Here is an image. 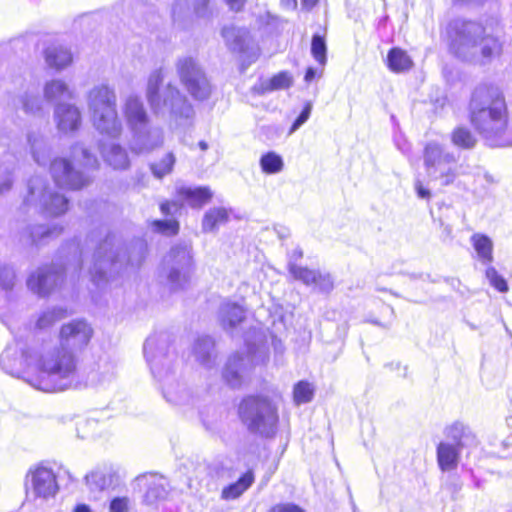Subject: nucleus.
<instances>
[{"label": "nucleus", "instance_id": "5", "mask_svg": "<svg viewBox=\"0 0 512 512\" xmlns=\"http://www.w3.org/2000/svg\"><path fill=\"white\" fill-rule=\"evenodd\" d=\"M171 343V335L167 332L152 334L144 343L143 353L151 374L162 384L165 399L174 405H186L192 397L175 378L176 355L171 350Z\"/></svg>", "mask_w": 512, "mask_h": 512}, {"label": "nucleus", "instance_id": "26", "mask_svg": "<svg viewBox=\"0 0 512 512\" xmlns=\"http://www.w3.org/2000/svg\"><path fill=\"white\" fill-rule=\"evenodd\" d=\"M62 228L57 226L34 225L25 227L19 236V241L24 246H39L46 240L58 236Z\"/></svg>", "mask_w": 512, "mask_h": 512}, {"label": "nucleus", "instance_id": "28", "mask_svg": "<svg viewBox=\"0 0 512 512\" xmlns=\"http://www.w3.org/2000/svg\"><path fill=\"white\" fill-rule=\"evenodd\" d=\"M227 47L238 53H243L249 46L250 35L245 28H238L233 25L225 26L221 31Z\"/></svg>", "mask_w": 512, "mask_h": 512}, {"label": "nucleus", "instance_id": "63", "mask_svg": "<svg viewBox=\"0 0 512 512\" xmlns=\"http://www.w3.org/2000/svg\"><path fill=\"white\" fill-rule=\"evenodd\" d=\"M227 4L229 5V8L234 11H240L243 6V2H238V1L227 2Z\"/></svg>", "mask_w": 512, "mask_h": 512}, {"label": "nucleus", "instance_id": "16", "mask_svg": "<svg viewBox=\"0 0 512 512\" xmlns=\"http://www.w3.org/2000/svg\"><path fill=\"white\" fill-rule=\"evenodd\" d=\"M267 359L268 352L265 346L257 347L255 350L248 346L247 354L237 352L229 356L223 367L222 377L230 387L240 388L252 368Z\"/></svg>", "mask_w": 512, "mask_h": 512}, {"label": "nucleus", "instance_id": "59", "mask_svg": "<svg viewBox=\"0 0 512 512\" xmlns=\"http://www.w3.org/2000/svg\"><path fill=\"white\" fill-rule=\"evenodd\" d=\"M183 11V7L182 5H180V3H177L174 7H173V10H172V18H173V22L179 26L182 25V18H181V13Z\"/></svg>", "mask_w": 512, "mask_h": 512}, {"label": "nucleus", "instance_id": "23", "mask_svg": "<svg viewBox=\"0 0 512 512\" xmlns=\"http://www.w3.org/2000/svg\"><path fill=\"white\" fill-rule=\"evenodd\" d=\"M246 318V311L237 302L223 301L218 309V321L222 328L230 331L241 324Z\"/></svg>", "mask_w": 512, "mask_h": 512}, {"label": "nucleus", "instance_id": "62", "mask_svg": "<svg viewBox=\"0 0 512 512\" xmlns=\"http://www.w3.org/2000/svg\"><path fill=\"white\" fill-rule=\"evenodd\" d=\"M317 75V70L313 67H309L307 70H306V73H305V76H304V80L306 82H311Z\"/></svg>", "mask_w": 512, "mask_h": 512}, {"label": "nucleus", "instance_id": "36", "mask_svg": "<svg viewBox=\"0 0 512 512\" xmlns=\"http://www.w3.org/2000/svg\"><path fill=\"white\" fill-rule=\"evenodd\" d=\"M470 241L483 264L488 265L493 262V242L490 237L482 233H474Z\"/></svg>", "mask_w": 512, "mask_h": 512}, {"label": "nucleus", "instance_id": "8", "mask_svg": "<svg viewBox=\"0 0 512 512\" xmlns=\"http://www.w3.org/2000/svg\"><path fill=\"white\" fill-rule=\"evenodd\" d=\"M87 105L94 128L102 135L117 139L123 127L115 90L107 84L95 85L87 94Z\"/></svg>", "mask_w": 512, "mask_h": 512}, {"label": "nucleus", "instance_id": "58", "mask_svg": "<svg viewBox=\"0 0 512 512\" xmlns=\"http://www.w3.org/2000/svg\"><path fill=\"white\" fill-rule=\"evenodd\" d=\"M178 208L179 206L175 202H164L160 205V210L164 215L172 214Z\"/></svg>", "mask_w": 512, "mask_h": 512}, {"label": "nucleus", "instance_id": "24", "mask_svg": "<svg viewBox=\"0 0 512 512\" xmlns=\"http://www.w3.org/2000/svg\"><path fill=\"white\" fill-rule=\"evenodd\" d=\"M124 116L131 132L149 123L143 102L137 96H129L124 105Z\"/></svg>", "mask_w": 512, "mask_h": 512}, {"label": "nucleus", "instance_id": "13", "mask_svg": "<svg viewBox=\"0 0 512 512\" xmlns=\"http://www.w3.org/2000/svg\"><path fill=\"white\" fill-rule=\"evenodd\" d=\"M423 159L429 178L439 181L442 186L453 184L461 174L462 165H458L454 153L436 142H430L425 146Z\"/></svg>", "mask_w": 512, "mask_h": 512}, {"label": "nucleus", "instance_id": "30", "mask_svg": "<svg viewBox=\"0 0 512 512\" xmlns=\"http://www.w3.org/2000/svg\"><path fill=\"white\" fill-rule=\"evenodd\" d=\"M43 97L49 103L60 100H71L74 98V91L60 78L48 80L43 86Z\"/></svg>", "mask_w": 512, "mask_h": 512}, {"label": "nucleus", "instance_id": "32", "mask_svg": "<svg viewBox=\"0 0 512 512\" xmlns=\"http://www.w3.org/2000/svg\"><path fill=\"white\" fill-rule=\"evenodd\" d=\"M462 448L457 445L440 442L437 446V462L442 471H450L457 467Z\"/></svg>", "mask_w": 512, "mask_h": 512}, {"label": "nucleus", "instance_id": "10", "mask_svg": "<svg viewBox=\"0 0 512 512\" xmlns=\"http://www.w3.org/2000/svg\"><path fill=\"white\" fill-rule=\"evenodd\" d=\"M195 264L192 248L186 243L176 244L164 256L159 275L172 291L185 290L191 283Z\"/></svg>", "mask_w": 512, "mask_h": 512}, {"label": "nucleus", "instance_id": "42", "mask_svg": "<svg viewBox=\"0 0 512 512\" xmlns=\"http://www.w3.org/2000/svg\"><path fill=\"white\" fill-rule=\"evenodd\" d=\"M67 310L62 307H53L43 311L37 318L35 327L44 330L51 327L57 321L67 317Z\"/></svg>", "mask_w": 512, "mask_h": 512}, {"label": "nucleus", "instance_id": "37", "mask_svg": "<svg viewBox=\"0 0 512 512\" xmlns=\"http://www.w3.org/2000/svg\"><path fill=\"white\" fill-rule=\"evenodd\" d=\"M254 482L252 471L244 473L236 482L224 487L221 497L225 500H233L240 497Z\"/></svg>", "mask_w": 512, "mask_h": 512}, {"label": "nucleus", "instance_id": "47", "mask_svg": "<svg viewBox=\"0 0 512 512\" xmlns=\"http://www.w3.org/2000/svg\"><path fill=\"white\" fill-rule=\"evenodd\" d=\"M72 157L86 168L94 169L98 166V159L90 153L82 144L77 143L71 148Z\"/></svg>", "mask_w": 512, "mask_h": 512}, {"label": "nucleus", "instance_id": "17", "mask_svg": "<svg viewBox=\"0 0 512 512\" xmlns=\"http://www.w3.org/2000/svg\"><path fill=\"white\" fill-rule=\"evenodd\" d=\"M26 488L36 498L44 500L55 497L59 490L54 471L43 465L29 470L26 476Z\"/></svg>", "mask_w": 512, "mask_h": 512}, {"label": "nucleus", "instance_id": "53", "mask_svg": "<svg viewBox=\"0 0 512 512\" xmlns=\"http://www.w3.org/2000/svg\"><path fill=\"white\" fill-rule=\"evenodd\" d=\"M312 111V104L311 102H307L301 111V113L298 115V117L295 119L293 124L291 125L288 134L292 135L294 132H296L310 117Z\"/></svg>", "mask_w": 512, "mask_h": 512}, {"label": "nucleus", "instance_id": "20", "mask_svg": "<svg viewBox=\"0 0 512 512\" xmlns=\"http://www.w3.org/2000/svg\"><path fill=\"white\" fill-rule=\"evenodd\" d=\"M289 273L295 280L301 281L306 286H313L321 293H329L334 288V280L329 273L299 266L294 262L289 265Z\"/></svg>", "mask_w": 512, "mask_h": 512}, {"label": "nucleus", "instance_id": "40", "mask_svg": "<svg viewBox=\"0 0 512 512\" xmlns=\"http://www.w3.org/2000/svg\"><path fill=\"white\" fill-rule=\"evenodd\" d=\"M259 165L263 173L273 175L283 171L284 160L278 153L269 151L260 157Z\"/></svg>", "mask_w": 512, "mask_h": 512}, {"label": "nucleus", "instance_id": "1", "mask_svg": "<svg viewBox=\"0 0 512 512\" xmlns=\"http://www.w3.org/2000/svg\"><path fill=\"white\" fill-rule=\"evenodd\" d=\"M469 120L492 147L512 146V109L503 93L490 84L478 85L471 94Z\"/></svg>", "mask_w": 512, "mask_h": 512}, {"label": "nucleus", "instance_id": "9", "mask_svg": "<svg viewBox=\"0 0 512 512\" xmlns=\"http://www.w3.org/2000/svg\"><path fill=\"white\" fill-rule=\"evenodd\" d=\"M238 415L250 433L265 438L275 435L279 421L278 405L271 397L263 394L246 396L238 406Z\"/></svg>", "mask_w": 512, "mask_h": 512}, {"label": "nucleus", "instance_id": "34", "mask_svg": "<svg viewBox=\"0 0 512 512\" xmlns=\"http://www.w3.org/2000/svg\"><path fill=\"white\" fill-rule=\"evenodd\" d=\"M213 350L214 341L209 336L199 337L194 344V355L196 360L208 369L212 368L215 363Z\"/></svg>", "mask_w": 512, "mask_h": 512}, {"label": "nucleus", "instance_id": "46", "mask_svg": "<svg viewBox=\"0 0 512 512\" xmlns=\"http://www.w3.org/2000/svg\"><path fill=\"white\" fill-rule=\"evenodd\" d=\"M19 101L21 108L27 114L37 115L42 111V99L34 92L25 91L20 96Z\"/></svg>", "mask_w": 512, "mask_h": 512}, {"label": "nucleus", "instance_id": "19", "mask_svg": "<svg viewBox=\"0 0 512 512\" xmlns=\"http://www.w3.org/2000/svg\"><path fill=\"white\" fill-rule=\"evenodd\" d=\"M131 133L130 149L136 154L152 152L164 143L163 129L150 123Z\"/></svg>", "mask_w": 512, "mask_h": 512}, {"label": "nucleus", "instance_id": "25", "mask_svg": "<svg viewBox=\"0 0 512 512\" xmlns=\"http://www.w3.org/2000/svg\"><path fill=\"white\" fill-rule=\"evenodd\" d=\"M43 57L47 67L60 72L73 63L71 50L62 44H51L43 51Z\"/></svg>", "mask_w": 512, "mask_h": 512}, {"label": "nucleus", "instance_id": "57", "mask_svg": "<svg viewBox=\"0 0 512 512\" xmlns=\"http://www.w3.org/2000/svg\"><path fill=\"white\" fill-rule=\"evenodd\" d=\"M415 190L419 198L429 199L431 197L430 190L425 188L419 180L415 182Z\"/></svg>", "mask_w": 512, "mask_h": 512}, {"label": "nucleus", "instance_id": "12", "mask_svg": "<svg viewBox=\"0 0 512 512\" xmlns=\"http://www.w3.org/2000/svg\"><path fill=\"white\" fill-rule=\"evenodd\" d=\"M31 209L46 216H60L68 209V199L49 189L44 178L35 176L28 182V193L21 206L25 212Z\"/></svg>", "mask_w": 512, "mask_h": 512}, {"label": "nucleus", "instance_id": "43", "mask_svg": "<svg viewBox=\"0 0 512 512\" xmlns=\"http://www.w3.org/2000/svg\"><path fill=\"white\" fill-rule=\"evenodd\" d=\"M167 496V489L163 479L152 477L148 483V489L144 495L147 505H154L157 501Z\"/></svg>", "mask_w": 512, "mask_h": 512}, {"label": "nucleus", "instance_id": "44", "mask_svg": "<svg viewBox=\"0 0 512 512\" xmlns=\"http://www.w3.org/2000/svg\"><path fill=\"white\" fill-rule=\"evenodd\" d=\"M175 162L176 157L174 153L168 152L159 161L152 163L150 168L156 178L162 179L172 172Z\"/></svg>", "mask_w": 512, "mask_h": 512}, {"label": "nucleus", "instance_id": "54", "mask_svg": "<svg viewBox=\"0 0 512 512\" xmlns=\"http://www.w3.org/2000/svg\"><path fill=\"white\" fill-rule=\"evenodd\" d=\"M128 509L129 498L127 497H115L110 502V512H128Z\"/></svg>", "mask_w": 512, "mask_h": 512}, {"label": "nucleus", "instance_id": "33", "mask_svg": "<svg viewBox=\"0 0 512 512\" xmlns=\"http://www.w3.org/2000/svg\"><path fill=\"white\" fill-rule=\"evenodd\" d=\"M101 154L104 160L114 169H126L129 166V158L126 150L119 144L112 143L108 147L101 145Z\"/></svg>", "mask_w": 512, "mask_h": 512}, {"label": "nucleus", "instance_id": "4", "mask_svg": "<svg viewBox=\"0 0 512 512\" xmlns=\"http://www.w3.org/2000/svg\"><path fill=\"white\" fill-rule=\"evenodd\" d=\"M100 236L101 232L89 236L91 243L98 240L93 254V266L89 268L91 280L97 287L128 266L138 267L146 253V243L142 239H136L127 246L115 233H107L104 239H100Z\"/></svg>", "mask_w": 512, "mask_h": 512}, {"label": "nucleus", "instance_id": "35", "mask_svg": "<svg viewBox=\"0 0 512 512\" xmlns=\"http://www.w3.org/2000/svg\"><path fill=\"white\" fill-rule=\"evenodd\" d=\"M387 66L394 73H404L413 66V61L406 51L399 47H393L387 54Z\"/></svg>", "mask_w": 512, "mask_h": 512}, {"label": "nucleus", "instance_id": "29", "mask_svg": "<svg viewBox=\"0 0 512 512\" xmlns=\"http://www.w3.org/2000/svg\"><path fill=\"white\" fill-rule=\"evenodd\" d=\"M177 195L193 208H200L213 197V192L207 186L177 188Z\"/></svg>", "mask_w": 512, "mask_h": 512}, {"label": "nucleus", "instance_id": "7", "mask_svg": "<svg viewBox=\"0 0 512 512\" xmlns=\"http://www.w3.org/2000/svg\"><path fill=\"white\" fill-rule=\"evenodd\" d=\"M164 80L161 69L151 72L147 82L146 98L156 115H169L175 120L190 119L194 115V109L185 95L171 83L160 91Z\"/></svg>", "mask_w": 512, "mask_h": 512}, {"label": "nucleus", "instance_id": "60", "mask_svg": "<svg viewBox=\"0 0 512 512\" xmlns=\"http://www.w3.org/2000/svg\"><path fill=\"white\" fill-rule=\"evenodd\" d=\"M303 257V251L301 248L296 247L288 254V266L294 262L296 263L298 260H300Z\"/></svg>", "mask_w": 512, "mask_h": 512}, {"label": "nucleus", "instance_id": "56", "mask_svg": "<svg viewBox=\"0 0 512 512\" xmlns=\"http://www.w3.org/2000/svg\"><path fill=\"white\" fill-rule=\"evenodd\" d=\"M270 512H305L298 505L293 503H284L274 505Z\"/></svg>", "mask_w": 512, "mask_h": 512}, {"label": "nucleus", "instance_id": "21", "mask_svg": "<svg viewBox=\"0 0 512 512\" xmlns=\"http://www.w3.org/2000/svg\"><path fill=\"white\" fill-rule=\"evenodd\" d=\"M54 121L59 132L68 134L77 131L82 124L80 109L70 103H59L54 109Z\"/></svg>", "mask_w": 512, "mask_h": 512}, {"label": "nucleus", "instance_id": "49", "mask_svg": "<svg viewBox=\"0 0 512 512\" xmlns=\"http://www.w3.org/2000/svg\"><path fill=\"white\" fill-rule=\"evenodd\" d=\"M314 390L307 381L298 382L293 391L294 401L297 405L308 403L312 400Z\"/></svg>", "mask_w": 512, "mask_h": 512}, {"label": "nucleus", "instance_id": "55", "mask_svg": "<svg viewBox=\"0 0 512 512\" xmlns=\"http://www.w3.org/2000/svg\"><path fill=\"white\" fill-rule=\"evenodd\" d=\"M496 179L493 175L489 174L488 172H483L482 174L478 173L475 177V184L483 186L484 192L488 190V188L491 185H494L496 183Z\"/></svg>", "mask_w": 512, "mask_h": 512}, {"label": "nucleus", "instance_id": "27", "mask_svg": "<svg viewBox=\"0 0 512 512\" xmlns=\"http://www.w3.org/2000/svg\"><path fill=\"white\" fill-rule=\"evenodd\" d=\"M27 141L32 158L39 166H46L52 161V148L44 135L38 132H31L27 136Z\"/></svg>", "mask_w": 512, "mask_h": 512}, {"label": "nucleus", "instance_id": "14", "mask_svg": "<svg viewBox=\"0 0 512 512\" xmlns=\"http://www.w3.org/2000/svg\"><path fill=\"white\" fill-rule=\"evenodd\" d=\"M93 335L91 325L82 319L72 320L61 326L59 331V345L42 342L44 352L56 354L59 358L63 355L77 357L76 353L82 352L89 344Z\"/></svg>", "mask_w": 512, "mask_h": 512}, {"label": "nucleus", "instance_id": "6", "mask_svg": "<svg viewBox=\"0 0 512 512\" xmlns=\"http://www.w3.org/2000/svg\"><path fill=\"white\" fill-rule=\"evenodd\" d=\"M56 373L49 380L55 392L84 387H105L117 375L116 364L109 357H101L90 366L81 368L77 357L63 355L53 363Z\"/></svg>", "mask_w": 512, "mask_h": 512}, {"label": "nucleus", "instance_id": "31", "mask_svg": "<svg viewBox=\"0 0 512 512\" xmlns=\"http://www.w3.org/2000/svg\"><path fill=\"white\" fill-rule=\"evenodd\" d=\"M447 438L452 439L458 448L477 444V440L471 429L462 422L456 421L445 429Z\"/></svg>", "mask_w": 512, "mask_h": 512}, {"label": "nucleus", "instance_id": "52", "mask_svg": "<svg viewBox=\"0 0 512 512\" xmlns=\"http://www.w3.org/2000/svg\"><path fill=\"white\" fill-rule=\"evenodd\" d=\"M14 165L11 164L5 168H0V195L8 192L13 184Z\"/></svg>", "mask_w": 512, "mask_h": 512}, {"label": "nucleus", "instance_id": "11", "mask_svg": "<svg viewBox=\"0 0 512 512\" xmlns=\"http://www.w3.org/2000/svg\"><path fill=\"white\" fill-rule=\"evenodd\" d=\"M65 264L42 266L32 272L27 279V287L39 296L48 295L55 287L62 284L64 277L70 272L74 275L80 269V260L77 256L78 245L73 243L67 248Z\"/></svg>", "mask_w": 512, "mask_h": 512}, {"label": "nucleus", "instance_id": "15", "mask_svg": "<svg viewBox=\"0 0 512 512\" xmlns=\"http://www.w3.org/2000/svg\"><path fill=\"white\" fill-rule=\"evenodd\" d=\"M175 69L181 85L193 99L204 101L210 97L212 85L197 58L191 55L179 57Z\"/></svg>", "mask_w": 512, "mask_h": 512}, {"label": "nucleus", "instance_id": "64", "mask_svg": "<svg viewBox=\"0 0 512 512\" xmlns=\"http://www.w3.org/2000/svg\"><path fill=\"white\" fill-rule=\"evenodd\" d=\"M74 512H92V510L90 509V507L86 504H78L75 508H74Z\"/></svg>", "mask_w": 512, "mask_h": 512}, {"label": "nucleus", "instance_id": "50", "mask_svg": "<svg viewBox=\"0 0 512 512\" xmlns=\"http://www.w3.org/2000/svg\"><path fill=\"white\" fill-rule=\"evenodd\" d=\"M152 228L155 232L172 236L179 231V223L176 220H154Z\"/></svg>", "mask_w": 512, "mask_h": 512}, {"label": "nucleus", "instance_id": "51", "mask_svg": "<svg viewBox=\"0 0 512 512\" xmlns=\"http://www.w3.org/2000/svg\"><path fill=\"white\" fill-rule=\"evenodd\" d=\"M486 278L489 280V283L499 292L504 293L508 291V284L506 280L498 274L494 267L489 266L486 269Z\"/></svg>", "mask_w": 512, "mask_h": 512}, {"label": "nucleus", "instance_id": "2", "mask_svg": "<svg viewBox=\"0 0 512 512\" xmlns=\"http://www.w3.org/2000/svg\"><path fill=\"white\" fill-rule=\"evenodd\" d=\"M445 40L454 57L474 64H489L503 51V43L497 32L472 20L456 19L449 22Z\"/></svg>", "mask_w": 512, "mask_h": 512}, {"label": "nucleus", "instance_id": "3", "mask_svg": "<svg viewBox=\"0 0 512 512\" xmlns=\"http://www.w3.org/2000/svg\"><path fill=\"white\" fill-rule=\"evenodd\" d=\"M59 357L51 352H44L42 342H34L23 346L18 343L9 344L0 356V367L8 375L20 378L34 389L55 393L49 387V380L56 373L53 363Z\"/></svg>", "mask_w": 512, "mask_h": 512}, {"label": "nucleus", "instance_id": "48", "mask_svg": "<svg viewBox=\"0 0 512 512\" xmlns=\"http://www.w3.org/2000/svg\"><path fill=\"white\" fill-rule=\"evenodd\" d=\"M311 54L321 66L327 63V45L324 36L314 34L311 41Z\"/></svg>", "mask_w": 512, "mask_h": 512}, {"label": "nucleus", "instance_id": "38", "mask_svg": "<svg viewBox=\"0 0 512 512\" xmlns=\"http://www.w3.org/2000/svg\"><path fill=\"white\" fill-rule=\"evenodd\" d=\"M229 219L228 211L223 207H214L209 209L202 220V229L204 232H213L219 226L225 224Z\"/></svg>", "mask_w": 512, "mask_h": 512}, {"label": "nucleus", "instance_id": "61", "mask_svg": "<svg viewBox=\"0 0 512 512\" xmlns=\"http://www.w3.org/2000/svg\"><path fill=\"white\" fill-rule=\"evenodd\" d=\"M462 489V483L457 479L454 482H452L449 486V490L451 492L452 498L456 499L458 493Z\"/></svg>", "mask_w": 512, "mask_h": 512}, {"label": "nucleus", "instance_id": "39", "mask_svg": "<svg viewBox=\"0 0 512 512\" xmlns=\"http://www.w3.org/2000/svg\"><path fill=\"white\" fill-rule=\"evenodd\" d=\"M451 142L459 149L470 150L476 146L477 138L469 128L459 126L452 131Z\"/></svg>", "mask_w": 512, "mask_h": 512}, {"label": "nucleus", "instance_id": "41", "mask_svg": "<svg viewBox=\"0 0 512 512\" xmlns=\"http://www.w3.org/2000/svg\"><path fill=\"white\" fill-rule=\"evenodd\" d=\"M293 80L289 72L282 71L274 75L269 80L260 83L261 93L272 92L275 90L288 89L292 86Z\"/></svg>", "mask_w": 512, "mask_h": 512}, {"label": "nucleus", "instance_id": "45", "mask_svg": "<svg viewBox=\"0 0 512 512\" xmlns=\"http://www.w3.org/2000/svg\"><path fill=\"white\" fill-rule=\"evenodd\" d=\"M16 285V274L12 267L0 264V289L6 292L8 301H11L13 289Z\"/></svg>", "mask_w": 512, "mask_h": 512}, {"label": "nucleus", "instance_id": "18", "mask_svg": "<svg viewBox=\"0 0 512 512\" xmlns=\"http://www.w3.org/2000/svg\"><path fill=\"white\" fill-rule=\"evenodd\" d=\"M50 173L56 185L70 190H78L89 183V178L77 171L71 162L63 157L54 158L50 162Z\"/></svg>", "mask_w": 512, "mask_h": 512}, {"label": "nucleus", "instance_id": "22", "mask_svg": "<svg viewBox=\"0 0 512 512\" xmlns=\"http://www.w3.org/2000/svg\"><path fill=\"white\" fill-rule=\"evenodd\" d=\"M117 481V473L112 465L104 464L86 474L85 483L91 492L108 489Z\"/></svg>", "mask_w": 512, "mask_h": 512}]
</instances>
